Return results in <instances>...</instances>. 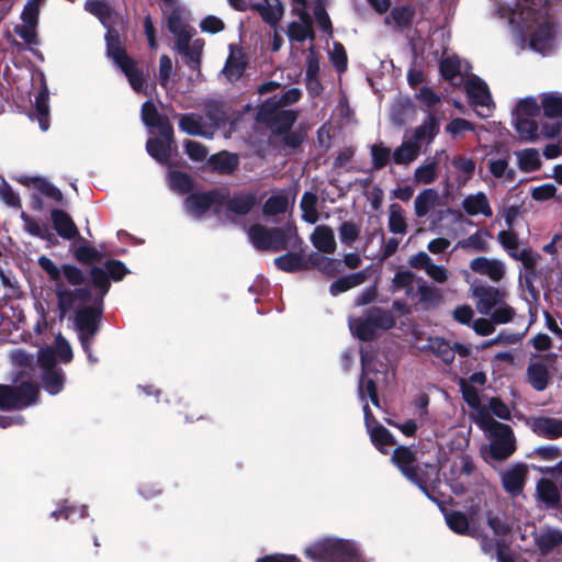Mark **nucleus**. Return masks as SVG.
I'll return each instance as SVG.
<instances>
[{"label": "nucleus", "mask_w": 562, "mask_h": 562, "mask_svg": "<svg viewBox=\"0 0 562 562\" xmlns=\"http://www.w3.org/2000/svg\"><path fill=\"white\" fill-rule=\"evenodd\" d=\"M549 0H497L496 14L508 18L510 25H516L515 41L521 49L527 47L525 31L529 33L528 46L541 55L550 54L557 46V35L553 25L544 14L536 12V7L548 3Z\"/></svg>", "instance_id": "f257e3e1"}, {"label": "nucleus", "mask_w": 562, "mask_h": 562, "mask_svg": "<svg viewBox=\"0 0 562 562\" xmlns=\"http://www.w3.org/2000/svg\"><path fill=\"white\" fill-rule=\"evenodd\" d=\"M245 67L246 63L243 53L238 48L231 46L229 55L223 69L224 76L227 80L235 81L241 77Z\"/></svg>", "instance_id": "ea45409f"}, {"label": "nucleus", "mask_w": 562, "mask_h": 562, "mask_svg": "<svg viewBox=\"0 0 562 562\" xmlns=\"http://www.w3.org/2000/svg\"><path fill=\"white\" fill-rule=\"evenodd\" d=\"M470 268L473 272L485 276L493 282L501 281L506 274V266L498 258L476 257L471 260Z\"/></svg>", "instance_id": "412c9836"}, {"label": "nucleus", "mask_w": 562, "mask_h": 562, "mask_svg": "<svg viewBox=\"0 0 562 562\" xmlns=\"http://www.w3.org/2000/svg\"><path fill=\"white\" fill-rule=\"evenodd\" d=\"M128 272L127 268L122 261L108 260L104 268L94 267L91 270V279L93 285L99 290L100 302L110 289L109 277L114 281H120Z\"/></svg>", "instance_id": "4468645a"}, {"label": "nucleus", "mask_w": 562, "mask_h": 562, "mask_svg": "<svg viewBox=\"0 0 562 562\" xmlns=\"http://www.w3.org/2000/svg\"><path fill=\"white\" fill-rule=\"evenodd\" d=\"M513 126L519 139L526 143H535L540 139V136L554 137L559 128L549 124H543L540 131L538 123L532 117H524L513 115Z\"/></svg>", "instance_id": "dca6fc26"}, {"label": "nucleus", "mask_w": 562, "mask_h": 562, "mask_svg": "<svg viewBox=\"0 0 562 562\" xmlns=\"http://www.w3.org/2000/svg\"><path fill=\"white\" fill-rule=\"evenodd\" d=\"M528 381L537 391H543L549 381L548 360L532 361L527 371Z\"/></svg>", "instance_id": "e433bc0d"}, {"label": "nucleus", "mask_w": 562, "mask_h": 562, "mask_svg": "<svg viewBox=\"0 0 562 562\" xmlns=\"http://www.w3.org/2000/svg\"><path fill=\"white\" fill-rule=\"evenodd\" d=\"M217 200V192L195 193L186 200V210L190 215L199 217L207 212Z\"/></svg>", "instance_id": "cd10ccee"}, {"label": "nucleus", "mask_w": 562, "mask_h": 562, "mask_svg": "<svg viewBox=\"0 0 562 562\" xmlns=\"http://www.w3.org/2000/svg\"><path fill=\"white\" fill-rule=\"evenodd\" d=\"M276 266L285 272H294L308 268V262L297 254H285L274 259Z\"/></svg>", "instance_id": "3c124183"}, {"label": "nucleus", "mask_w": 562, "mask_h": 562, "mask_svg": "<svg viewBox=\"0 0 562 562\" xmlns=\"http://www.w3.org/2000/svg\"><path fill=\"white\" fill-rule=\"evenodd\" d=\"M304 554L313 562H358V544L348 539L327 537L304 549Z\"/></svg>", "instance_id": "20e7f679"}, {"label": "nucleus", "mask_w": 562, "mask_h": 562, "mask_svg": "<svg viewBox=\"0 0 562 562\" xmlns=\"http://www.w3.org/2000/svg\"><path fill=\"white\" fill-rule=\"evenodd\" d=\"M470 65L468 61H461L457 56H446L440 63V72L442 77L454 86L462 85L468 77Z\"/></svg>", "instance_id": "aec40b11"}, {"label": "nucleus", "mask_w": 562, "mask_h": 562, "mask_svg": "<svg viewBox=\"0 0 562 562\" xmlns=\"http://www.w3.org/2000/svg\"><path fill=\"white\" fill-rule=\"evenodd\" d=\"M85 8L88 12L95 15L108 29L105 35L108 56L125 74L132 88L140 92L145 86L143 74L136 68L135 63L126 55L120 36L116 31L110 27L112 20V10L104 0H87Z\"/></svg>", "instance_id": "7ed1b4c3"}, {"label": "nucleus", "mask_w": 562, "mask_h": 562, "mask_svg": "<svg viewBox=\"0 0 562 562\" xmlns=\"http://www.w3.org/2000/svg\"><path fill=\"white\" fill-rule=\"evenodd\" d=\"M389 228L394 234L404 235L406 233V220L403 209L394 203L389 209Z\"/></svg>", "instance_id": "13d9d810"}, {"label": "nucleus", "mask_w": 562, "mask_h": 562, "mask_svg": "<svg viewBox=\"0 0 562 562\" xmlns=\"http://www.w3.org/2000/svg\"><path fill=\"white\" fill-rule=\"evenodd\" d=\"M256 9L263 21L270 25L278 24L283 14V7L280 0H263L262 3L256 5Z\"/></svg>", "instance_id": "37998d69"}, {"label": "nucleus", "mask_w": 562, "mask_h": 562, "mask_svg": "<svg viewBox=\"0 0 562 562\" xmlns=\"http://www.w3.org/2000/svg\"><path fill=\"white\" fill-rule=\"evenodd\" d=\"M441 198L436 189L428 188L420 191L414 201V211L417 217H425L440 204Z\"/></svg>", "instance_id": "7c9ffc66"}, {"label": "nucleus", "mask_w": 562, "mask_h": 562, "mask_svg": "<svg viewBox=\"0 0 562 562\" xmlns=\"http://www.w3.org/2000/svg\"><path fill=\"white\" fill-rule=\"evenodd\" d=\"M543 113L547 117H562V94L559 92H547L540 100Z\"/></svg>", "instance_id": "de8ad7c7"}, {"label": "nucleus", "mask_w": 562, "mask_h": 562, "mask_svg": "<svg viewBox=\"0 0 562 562\" xmlns=\"http://www.w3.org/2000/svg\"><path fill=\"white\" fill-rule=\"evenodd\" d=\"M540 103L535 97L520 99L513 111V115L536 119L540 114Z\"/></svg>", "instance_id": "5fc2aeb1"}, {"label": "nucleus", "mask_w": 562, "mask_h": 562, "mask_svg": "<svg viewBox=\"0 0 562 562\" xmlns=\"http://www.w3.org/2000/svg\"><path fill=\"white\" fill-rule=\"evenodd\" d=\"M527 474L528 468L526 464L517 463L508 467L501 474L504 490L512 496L521 494L526 483Z\"/></svg>", "instance_id": "4be33fe9"}, {"label": "nucleus", "mask_w": 562, "mask_h": 562, "mask_svg": "<svg viewBox=\"0 0 562 562\" xmlns=\"http://www.w3.org/2000/svg\"><path fill=\"white\" fill-rule=\"evenodd\" d=\"M311 241L315 248L325 254L336 251V240L334 232L326 225H318L311 235Z\"/></svg>", "instance_id": "72a5a7b5"}, {"label": "nucleus", "mask_w": 562, "mask_h": 562, "mask_svg": "<svg viewBox=\"0 0 562 562\" xmlns=\"http://www.w3.org/2000/svg\"><path fill=\"white\" fill-rule=\"evenodd\" d=\"M317 196L312 192H305L301 200V210L303 213V220L310 224H315L318 218V212L316 209Z\"/></svg>", "instance_id": "4d7b16f0"}, {"label": "nucleus", "mask_w": 562, "mask_h": 562, "mask_svg": "<svg viewBox=\"0 0 562 562\" xmlns=\"http://www.w3.org/2000/svg\"><path fill=\"white\" fill-rule=\"evenodd\" d=\"M562 543V531L555 528L546 527L536 535V544L543 553H549Z\"/></svg>", "instance_id": "a19ab883"}, {"label": "nucleus", "mask_w": 562, "mask_h": 562, "mask_svg": "<svg viewBox=\"0 0 562 562\" xmlns=\"http://www.w3.org/2000/svg\"><path fill=\"white\" fill-rule=\"evenodd\" d=\"M460 389L464 401L471 407L470 417L476 425L480 424L479 416H482L484 419L491 417L486 406L481 404L479 391L474 385H471L470 382H465V380H461Z\"/></svg>", "instance_id": "393cba45"}, {"label": "nucleus", "mask_w": 562, "mask_h": 562, "mask_svg": "<svg viewBox=\"0 0 562 562\" xmlns=\"http://www.w3.org/2000/svg\"><path fill=\"white\" fill-rule=\"evenodd\" d=\"M520 170L531 172L540 168L541 160L536 148H526L515 153Z\"/></svg>", "instance_id": "49530a36"}, {"label": "nucleus", "mask_w": 562, "mask_h": 562, "mask_svg": "<svg viewBox=\"0 0 562 562\" xmlns=\"http://www.w3.org/2000/svg\"><path fill=\"white\" fill-rule=\"evenodd\" d=\"M477 425L491 439L488 451L494 460L507 459L515 451V438L512 428L505 424L496 422L492 416L484 419L479 416Z\"/></svg>", "instance_id": "39448f33"}, {"label": "nucleus", "mask_w": 562, "mask_h": 562, "mask_svg": "<svg viewBox=\"0 0 562 562\" xmlns=\"http://www.w3.org/2000/svg\"><path fill=\"white\" fill-rule=\"evenodd\" d=\"M38 389L32 383H20L16 387L0 385V409H20L36 402Z\"/></svg>", "instance_id": "6e6552de"}, {"label": "nucleus", "mask_w": 562, "mask_h": 562, "mask_svg": "<svg viewBox=\"0 0 562 562\" xmlns=\"http://www.w3.org/2000/svg\"><path fill=\"white\" fill-rule=\"evenodd\" d=\"M21 220L23 221L24 231L30 235L47 240L52 238V234L48 232L45 225H42L40 222L33 220L24 212L21 213Z\"/></svg>", "instance_id": "69168bd1"}, {"label": "nucleus", "mask_w": 562, "mask_h": 562, "mask_svg": "<svg viewBox=\"0 0 562 562\" xmlns=\"http://www.w3.org/2000/svg\"><path fill=\"white\" fill-rule=\"evenodd\" d=\"M445 519H446L448 527L452 531L460 533V535L469 533V530H470L469 521H468L467 516L463 513L457 512V510L447 512L445 514Z\"/></svg>", "instance_id": "0e129e2a"}, {"label": "nucleus", "mask_w": 562, "mask_h": 562, "mask_svg": "<svg viewBox=\"0 0 562 562\" xmlns=\"http://www.w3.org/2000/svg\"><path fill=\"white\" fill-rule=\"evenodd\" d=\"M179 128L189 135L211 138L214 134L215 125L207 127L203 124L201 117L194 114H186L179 121Z\"/></svg>", "instance_id": "473e14b6"}, {"label": "nucleus", "mask_w": 562, "mask_h": 562, "mask_svg": "<svg viewBox=\"0 0 562 562\" xmlns=\"http://www.w3.org/2000/svg\"><path fill=\"white\" fill-rule=\"evenodd\" d=\"M367 279V272L360 271L356 273H351L349 276L342 277L335 282L331 283L329 291L331 295H338L345 291H348L361 283H363Z\"/></svg>", "instance_id": "a18cd8bd"}, {"label": "nucleus", "mask_w": 562, "mask_h": 562, "mask_svg": "<svg viewBox=\"0 0 562 562\" xmlns=\"http://www.w3.org/2000/svg\"><path fill=\"white\" fill-rule=\"evenodd\" d=\"M169 186L171 190L184 194L192 190L193 181L191 177L184 172L171 170L168 175Z\"/></svg>", "instance_id": "052dcab7"}, {"label": "nucleus", "mask_w": 562, "mask_h": 562, "mask_svg": "<svg viewBox=\"0 0 562 562\" xmlns=\"http://www.w3.org/2000/svg\"><path fill=\"white\" fill-rule=\"evenodd\" d=\"M428 348L445 363H450L453 361L456 351L461 355H467L468 351L467 348L460 345L452 347L449 342L439 337L429 338Z\"/></svg>", "instance_id": "f704fd0d"}, {"label": "nucleus", "mask_w": 562, "mask_h": 562, "mask_svg": "<svg viewBox=\"0 0 562 562\" xmlns=\"http://www.w3.org/2000/svg\"><path fill=\"white\" fill-rule=\"evenodd\" d=\"M142 121L150 130L156 128L162 137H169L173 134V128L168 119L157 112L151 101H146L142 105Z\"/></svg>", "instance_id": "5701e85b"}, {"label": "nucleus", "mask_w": 562, "mask_h": 562, "mask_svg": "<svg viewBox=\"0 0 562 562\" xmlns=\"http://www.w3.org/2000/svg\"><path fill=\"white\" fill-rule=\"evenodd\" d=\"M439 124L435 116H429L416 131L413 140L417 144L431 142L438 134Z\"/></svg>", "instance_id": "864d4df0"}, {"label": "nucleus", "mask_w": 562, "mask_h": 562, "mask_svg": "<svg viewBox=\"0 0 562 562\" xmlns=\"http://www.w3.org/2000/svg\"><path fill=\"white\" fill-rule=\"evenodd\" d=\"M41 90L35 97L34 109L35 115L38 121L40 128L46 132L49 128V93L44 79V76L40 75Z\"/></svg>", "instance_id": "bb28decb"}, {"label": "nucleus", "mask_w": 562, "mask_h": 562, "mask_svg": "<svg viewBox=\"0 0 562 562\" xmlns=\"http://www.w3.org/2000/svg\"><path fill=\"white\" fill-rule=\"evenodd\" d=\"M394 325L395 318L393 315L380 308H371L361 317L349 318L351 333L361 340H369L379 330L392 328Z\"/></svg>", "instance_id": "423d86ee"}, {"label": "nucleus", "mask_w": 562, "mask_h": 562, "mask_svg": "<svg viewBox=\"0 0 562 562\" xmlns=\"http://www.w3.org/2000/svg\"><path fill=\"white\" fill-rule=\"evenodd\" d=\"M38 363L45 390L52 395L58 394L63 390L65 379L63 371L56 368L55 351L52 348L41 350Z\"/></svg>", "instance_id": "f8f14e48"}, {"label": "nucleus", "mask_w": 562, "mask_h": 562, "mask_svg": "<svg viewBox=\"0 0 562 562\" xmlns=\"http://www.w3.org/2000/svg\"><path fill=\"white\" fill-rule=\"evenodd\" d=\"M293 14L297 20L288 25V37L290 41L303 42L313 40L312 18L307 11L306 0H290Z\"/></svg>", "instance_id": "9b49d317"}, {"label": "nucleus", "mask_w": 562, "mask_h": 562, "mask_svg": "<svg viewBox=\"0 0 562 562\" xmlns=\"http://www.w3.org/2000/svg\"><path fill=\"white\" fill-rule=\"evenodd\" d=\"M288 204L289 201L284 194H273L266 201L263 205V212L267 215L284 213L288 209Z\"/></svg>", "instance_id": "774afa93"}, {"label": "nucleus", "mask_w": 562, "mask_h": 562, "mask_svg": "<svg viewBox=\"0 0 562 562\" xmlns=\"http://www.w3.org/2000/svg\"><path fill=\"white\" fill-rule=\"evenodd\" d=\"M415 293L414 301L419 302L426 307L436 305L440 301L438 291L435 288L427 285L425 282H419L417 284Z\"/></svg>", "instance_id": "680f3d73"}, {"label": "nucleus", "mask_w": 562, "mask_h": 562, "mask_svg": "<svg viewBox=\"0 0 562 562\" xmlns=\"http://www.w3.org/2000/svg\"><path fill=\"white\" fill-rule=\"evenodd\" d=\"M101 304L102 301L100 302L99 297L98 306L85 307L76 315L75 325L85 351H88L89 346L92 344V337L98 331L97 319L101 313Z\"/></svg>", "instance_id": "2eb2a0df"}, {"label": "nucleus", "mask_w": 562, "mask_h": 562, "mask_svg": "<svg viewBox=\"0 0 562 562\" xmlns=\"http://www.w3.org/2000/svg\"><path fill=\"white\" fill-rule=\"evenodd\" d=\"M452 166L459 172L458 182L461 186H464L472 178L475 170V162L473 159L463 156H457L452 160Z\"/></svg>", "instance_id": "bf43d9fd"}, {"label": "nucleus", "mask_w": 562, "mask_h": 562, "mask_svg": "<svg viewBox=\"0 0 562 562\" xmlns=\"http://www.w3.org/2000/svg\"><path fill=\"white\" fill-rule=\"evenodd\" d=\"M488 170L497 179L513 181L515 170L509 168V155L488 160Z\"/></svg>", "instance_id": "09e8293b"}, {"label": "nucleus", "mask_w": 562, "mask_h": 562, "mask_svg": "<svg viewBox=\"0 0 562 562\" xmlns=\"http://www.w3.org/2000/svg\"><path fill=\"white\" fill-rule=\"evenodd\" d=\"M536 497L546 508H554L560 502V491L549 479H540L536 486Z\"/></svg>", "instance_id": "c756f323"}, {"label": "nucleus", "mask_w": 562, "mask_h": 562, "mask_svg": "<svg viewBox=\"0 0 562 562\" xmlns=\"http://www.w3.org/2000/svg\"><path fill=\"white\" fill-rule=\"evenodd\" d=\"M173 134L169 137H162L158 134L157 137H151L147 140V151L160 164H166L169 158Z\"/></svg>", "instance_id": "58836bf2"}, {"label": "nucleus", "mask_w": 562, "mask_h": 562, "mask_svg": "<svg viewBox=\"0 0 562 562\" xmlns=\"http://www.w3.org/2000/svg\"><path fill=\"white\" fill-rule=\"evenodd\" d=\"M418 283L416 276L412 271L407 269H400L395 272L392 279L391 291L393 293L403 291L407 299L415 300V292Z\"/></svg>", "instance_id": "c85d7f7f"}, {"label": "nucleus", "mask_w": 562, "mask_h": 562, "mask_svg": "<svg viewBox=\"0 0 562 562\" xmlns=\"http://www.w3.org/2000/svg\"><path fill=\"white\" fill-rule=\"evenodd\" d=\"M497 240L513 259L517 257L519 247V239L515 232L510 229H503L497 234Z\"/></svg>", "instance_id": "e2e57ef3"}, {"label": "nucleus", "mask_w": 562, "mask_h": 562, "mask_svg": "<svg viewBox=\"0 0 562 562\" xmlns=\"http://www.w3.org/2000/svg\"><path fill=\"white\" fill-rule=\"evenodd\" d=\"M419 149V144L413 139L406 140L394 150L393 160L397 165H408L417 158Z\"/></svg>", "instance_id": "c03bdc74"}, {"label": "nucleus", "mask_w": 562, "mask_h": 562, "mask_svg": "<svg viewBox=\"0 0 562 562\" xmlns=\"http://www.w3.org/2000/svg\"><path fill=\"white\" fill-rule=\"evenodd\" d=\"M212 167L223 173H228L235 169L238 164V158L234 154L222 151L210 157Z\"/></svg>", "instance_id": "6e6d98bb"}, {"label": "nucleus", "mask_w": 562, "mask_h": 562, "mask_svg": "<svg viewBox=\"0 0 562 562\" xmlns=\"http://www.w3.org/2000/svg\"><path fill=\"white\" fill-rule=\"evenodd\" d=\"M531 430L538 436L555 439L562 437V419L554 417H533L528 422Z\"/></svg>", "instance_id": "a878e982"}, {"label": "nucleus", "mask_w": 562, "mask_h": 562, "mask_svg": "<svg viewBox=\"0 0 562 562\" xmlns=\"http://www.w3.org/2000/svg\"><path fill=\"white\" fill-rule=\"evenodd\" d=\"M255 203L256 196L252 193H241L227 201V209L237 215H244L251 210Z\"/></svg>", "instance_id": "603ef678"}, {"label": "nucleus", "mask_w": 562, "mask_h": 562, "mask_svg": "<svg viewBox=\"0 0 562 562\" xmlns=\"http://www.w3.org/2000/svg\"><path fill=\"white\" fill-rule=\"evenodd\" d=\"M258 121L270 124L276 132L289 130L296 120V115L291 110H284L276 105L274 100H267L259 109Z\"/></svg>", "instance_id": "ddd939ff"}, {"label": "nucleus", "mask_w": 562, "mask_h": 562, "mask_svg": "<svg viewBox=\"0 0 562 562\" xmlns=\"http://www.w3.org/2000/svg\"><path fill=\"white\" fill-rule=\"evenodd\" d=\"M50 217L54 228L60 237L65 239H71L77 236V226L66 212L61 210H53Z\"/></svg>", "instance_id": "4c0bfd02"}, {"label": "nucleus", "mask_w": 562, "mask_h": 562, "mask_svg": "<svg viewBox=\"0 0 562 562\" xmlns=\"http://www.w3.org/2000/svg\"><path fill=\"white\" fill-rule=\"evenodd\" d=\"M475 299V306L479 313H490L505 299V293L494 286H475L472 291Z\"/></svg>", "instance_id": "6ab92c4d"}, {"label": "nucleus", "mask_w": 562, "mask_h": 562, "mask_svg": "<svg viewBox=\"0 0 562 562\" xmlns=\"http://www.w3.org/2000/svg\"><path fill=\"white\" fill-rule=\"evenodd\" d=\"M167 18V26L170 33H172L177 40L176 43H183L187 40H191L193 29L188 24V13L181 7L172 9H165Z\"/></svg>", "instance_id": "a211bd4d"}, {"label": "nucleus", "mask_w": 562, "mask_h": 562, "mask_svg": "<svg viewBox=\"0 0 562 562\" xmlns=\"http://www.w3.org/2000/svg\"><path fill=\"white\" fill-rule=\"evenodd\" d=\"M462 207L471 216H492V209L490 206L488 199L483 192L467 195L462 201Z\"/></svg>", "instance_id": "2f4dec72"}, {"label": "nucleus", "mask_w": 562, "mask_h": 562, "mask_svg": "<svg viewBox=\"0 0 562 562\" xmlns=\"http://www.w3.org/2000/svg\"><path fill=\"white\" fill-rule=\"evenodd\" d=\"M40 0H29L21 13V22L15 24L14 32L27 44L36 43Z\"/></svg>", "instance_id": "f3484780"}, {"label": "nucleus", "mask_w": 562, "mask_h": 562, "mask_svg": "<svg viewBox=\"0 0 562 562\" xmlns=\"http://www.w3.org/2000/svg\"><path fill=\"white\" fill-rule=\"evenodd\" d=\"M247 234L254 247L260 250L272 249L277 251L285 249L291 245V240L296 238L295 231L290 225L284 229H268L257 224L250 226Z\"/></svg>", "instance_id": "0eeeda50"}, {"label": "nucleus", "mask_w": 562, "mask_h": 562, "mask_svg": "<svg viewBox=\"0 0 562 562\" xmlns=\"http://www.w3.org/2000/svg\"><path fill=\"white\" fill-rule=\"evenodd\" d=\"M362 375L359 383V396L363 404V414L367 429L370 434L371 441L382 452L386 453L389 448L395 445L392 434L379 425L371 415L367 396L376 407L380 406L376 395V383L384 378L385 373L375 368L373 358L368 353L361 355Z\"/></svg>", "instance_id": "f03ea898"}, {"label": "nucleus", "mask_w": 562, "mask_h": 562, "mask_svg": "<svg viewBox=\"0 0 562 562\" xmlns=\"http://www.w3.org/2000/svg\"><path fill=\"white\" fill-rule=\"evenodd\" d=\"M173 66L169 56L162 55L159 59V83L167 91L172 89V77Z\"/></svg>", "instance_id": "338daca9"}, {"label": "nucleus", "mask_w": 562, "mask_h": 562, "mask_svg": "<svg viewBox=\"0 0 562 562\" xmlns=\"http://www.w3.org/2000/svg\"><path fill=\"white\" fill-rule=\"evenodd\" d=\"M491 234L487 231H476L469 237L457 243V248L472 250L477 252L487 251L490 248Z\"/></svg>", "instance_id": "79ce46f5"}, {"label": "nucleus", "mask_w": 562, "mask_h": 562, "mask_svg": "<svg viewBox=\"0 0 562 562\" xmlns=\"http://www.w3.org/2000/svg\"><path fill=\"white\" fill-rule=\"evenodd\" d=\"M438 177V160L435 156L431 160L425 161L414 172L416 183L430 184Z\"/></svg>", "instance_id": "8fccbe9b"}, {"label": "nucleus", "mask_w": 562, "mask_h": 562, "mask_svg": "<svg viewBox=\"0 0 562 562\" xmlns=\"http://www.w3.org/2000/svg\"><path fill=\"white\" fill-rule=\"evenodd\" d=\"M392 461L408 480L416 481L415 457L408 448L397 447L393 452Z\"/></svg>", "instance_id": "c9c22d12"}, {"label": "nucleus", "mask_w": 562, "mask_h": 562, "mask_svg": "<svg viewBox=\"0 0 562 562\" xmlns=\"http://www.w3.org/2000/svg\"><path fill=\"white\" fill-rule=\"evenodd\" d=\"M40 267L49 276V278L56 282V294L58 297L59 308L63 314H65L68 310L71 308L72 302L76 299L86 300L88 296V291L86 289H79L75 292H70L66 290L63 285L59 284L61 278V271L57 267L53 260H50L46 256H41L38 258Z\"/></svg>", "instance_id": "1a4fd4ad"}, {"label": "nucleus", "mask_w": 562, "mask_h": 562, "mask_svg": "<svg viewBox=\"0 0 562 562\" xmlns=\"http://www.w3.org/2000/svg\"><path fill=\"white\" fill-rule=\"evenodd\" d=\"M462 85H464L471 105L475 108L476 115L483 119L491 116L494 110V102L487 85L474 75L468 77Z\"/></svg>", "instance_id": "9d476101"}, {"label": "nucleus", "mask_w": 562, "mask_h": 562, "mask_svg": "<svg viewBox=\"0 0 562 562\" xmlns=\"http://www.w3.org/2000/svg\"><path fill=\"white\" fill-rule=\"evenodd\" d=\"M203 42L201 40H187L183 43H176L178 52L184 57L187 66L195 72V80L202 79L200 70L201 55L203 50Z\"/></svg>", "instance_id": "b1692460"}]
</instances>
